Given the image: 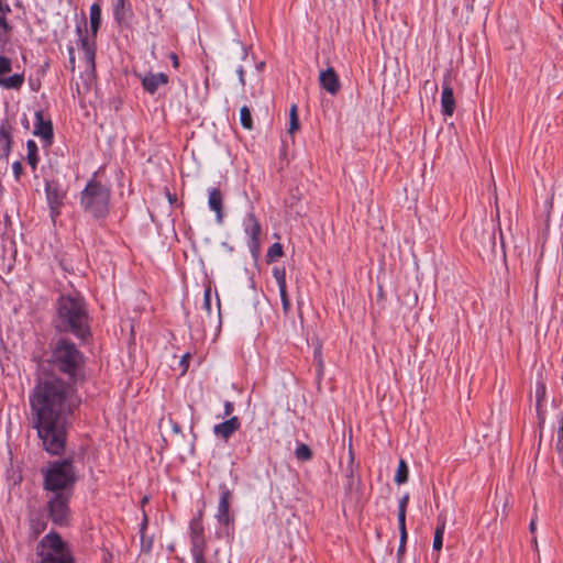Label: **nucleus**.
Instances as JSON below:
<instances>
[{"label": "nucleus", "instance_id": "f257e3e1", "mask_svg": "<svg viewBox=\"0 0 563 563\" xmlns=\"http://www.w3.org/2000/svg\"><path fill=\"white\" fill-rule=\"evenodd\" d=\"M47 365L51 374L33 388L30 407L43 449L60 456L68 420L80 405L77 391L86 380V356L69 338L60 336L51 344Z\"/></svg>", "mask_w": 563, "mask_h": 563}, {"label": "nucleus", "instance_id": "f03ea898", "mask_svg": "<svg viewBox=\"0 0 563 563\" xmlns=\"http://www.w3.org/2000/svg\"><path fill=\"white\" fill-rule=\"evenodd\" d=\"M53 327L60 334H71L80 343L91 340V317L79 294H60L54 305Z\"/></svg>", "mask_w": 563, "mask_h": 563}, {"label": "nucleus", "instance_id": "7ed1b4c3", "mask_svg": "<svg viewBox=\"0 0 563 563\" xmlns=\"http://www.w3.org/2000/svg\"><path fill=\"white\" fill-rule=\"evenodd\" d=\"M111 189L98 179L95 172L80 191V206L97 221H104L110 213Z\"/></svg>", "mask_w": 563, "mask_h": 563}, {"label": "nucleus", "instance_id": "20e7f679", "mask_svg": "<svg viewBox=\"0 0 563 563\" xmlns=\"http://www.w3.org/2000/svg\"><path fill=\"white\" fill-rule=\"evenodd\" d=\"M43 489L51 493L70 492L73 494L77 483L74 461L70 457L48 462L41 468Z\"/></svg>", "mask_w": 563, "mask_h": 563}, {"label": "nucleus", "instance_id": "39448f33", "mask_svg": "<svg viewBox=\"0 0 563 563\" xmlns=\"http://www.w3.org/2000/svg\"><path fill=\"white\" fill-rule=\"evenodd\" d=\"M40 563H74V558L59 533L51 531L37 544Z\"/></svg>", "mask_w": 563, "mask_h": 563}, {"label": "nucleus", "instance_id": "423d86ee", "mask_svg": "<svg viewBox=\"0 0 563 563\" xmlns=\"http://www.w3.org/2000/svg\"><path fill=\"white\" fill-rule=\"evenodd\" d=\"M73 494L70 492L53 493L46 501L47 518L52 520L55 526L66 527L70 520V499Z\"/></svg>", "mask_w": 563, "mask_h": 563}, {"label": "nucleus", "instance_id": "0eeeda50", "mask_svg": "<svg viewBox=\"0 0 563 563\" xmlns=\"http://www.w3.org/2000/svg\"><path fill=\"white\" fill-rule=\"evenodd\" d=\"M87 22L84 16L80 24L76 25L78 35V46L84 52L86 68L93 71L96 69L97 37H92L86 27Z\"/></svg>", "mask_w": 563, "mask_h": 563}, {"label": "nucleus", "instance_id": "6e6552de", "mask_svg": "<svg viewBox=\"0 0 563 563\" xmlns=\"http://www.w3.org/2000/svg\"><path fill=\"white\" fill-rule=\"evenodd\" d=\"M45 195L46 201L49 209V216L55 222L62 213V207L66 199V190L62 187L58 180H45Z\"/></svg>", "mask_w": 563, "mask_h": 563}, {"label": "nucleus", "instance_id": "1a4fd4ad", "mask_svg": "<svg viewBox=\"0 0 563 563\" xmlns=\"http://www.w3.org/2000/svg\"><path fill=\"white\" fill-rule=\"evenodd\" d=\"M219 503L216 518L220 526L229 528L234 526V515L230 510L233 493L225 483L219 484Z\"/></svg>", "mask_w": 563, "mask_h": 563}, {"label": "nucleus", "instance_id": "9d476101", "mask_svg": "<svg viewBox=\"0 0 563 563\" xmlns=\"http://www.w3.org/2000/svg\"><path fill=\"white\" fill-rule=\"evenodd\" d=\"M243 229L249 236L247 246L252 256L257 260L261 252L262 225L253 212H249L243 219Z\"/></svg>", "mask_w": 563, "mask_h": 563}, {"label": "nucleus", "instance_id": "9b49d317", "mask_svg": "<svg viewBox=\"0 0 563 563\" xmlns=\"http://www.w3.org/2000/svg\"><path fill=\"white\" fill-rule=\"evenodd\" d=\"M111 12L115 25L120 29H129L134 18L130 0H111Z\"/></svg>", "mask_w": 563, "mask_h": 563}, {"label": "nucleus", "instance_id": "f8f14e48", "mask_svg": "<svg viewBox=\"0 0 563 563\" xmlns=\"http://www.w3.org/2000/svg\"><path fill=\"white\" fill-rule=\"evenodd\" d=\"M33 134L38 136L44 146H51L54 140L53 122L49 115H46L43 110L35 112Z\"/></svg>", "mask_w": 563, "mask_h": 563}, {"label": "nucleus", "instance_id": "ddd939ff", "mask_svg": "<svg viewBox=\"0 0 563 563\" xmlns=\"http://www.w3.org/2000/svg\"><path fill=\"white\" fill-rule=\"evenodd\" d=\"M202 519L203 510L200 509L189 522L190 548L207 547Z\"/></svg>", "mask_w": 563, "mask_h": 563}, {"label": "nucleus", "instance_id": "4468645a", "mask_svg": "<svg viewBox=\"0 0 563 563\" xmlns=\"http://www.w3.org/2000/svg\"><path fill=\"white\" fill-rule=\"evenodd\" d=\"M13 126L9 122V120L4 119L0 122V158L5 161L9 159V156L12 151L13 145Z\"/></svg>", "mask_w": 563, "mask_h": 563}, {"label": "nucleus", "instance_id": "2eb2a0df", "mask_svg": "<svg viewBox=\"0 0 563 563\" xmlns=\"http://www.w3.org/2000/svg\"><path fill=\"white\" fill-rule=\"evenodd\" d=\"M241 421L238 416H232L229 419L213 426V434L224 441H228L239 429Z\"/></svg>", "mask_w": 563, "mask_h": 563}, {"label": "nucleus", "instance_id": "dca6fc26", "mask_svg": "<svg viewBox=\"0 0 563 563\" xmlns=\"http://www.w3.org/2000/svg\"><path fill=\"white\" fill-rule=\"evenodd\" d=\"M320 86L330 95L335 96L341 89V82L333 67L322 70L319 75Z\"/></svg>", "mask_w": 563, "mask_h": 563}, {"label": "nucleus", "instance_id": "f3484780", "mask_svg": "<svg viewBox=\"0 0 563 563\" xmlns=\"http://www.w3.org/2000/svg\"><path fill=\"white\" fill-rule=\"evenodd\" d=\"M141 82L143 89L150 95H154L159 86L167 85L169 82V77L165 73H147L146 75L141 77Z\"/></svg>", "mask_w": 563, "mask_h": 563}, {"label": "nucleus", "instance_id": "a211bd4d", "mask_svg": "<svg viewBox=\"0 0 563 563\" xmlns=\"http://www.w3.org/2000/svg\"><path fill=\"white\" fill-rule=\"evenodd\" d=\"M455 99L453 93V88L451 86L450 80L444 79L442 85V93H441V108L442 113L446 117H451L455 111Z\"/></svg>", "mask_w": 563, "mask_h": 563}, {"label": "nucleus", "instance_id": "6ab92c4d", "mask_svg": "<svg viewBox=\"0 0 563 563\" xmlns=\"http://www.w3.org/2000/svg\"><path fill=\"white\" fill-rule=\"evenodd\" d=\"M208 194V206L212 211L216 212L217 222L221 224L224 218L223 195L221 190L217 187L209 188Z\"/></svg>", "mask_w": 563, "mask_h": 563}, {"label": "nucleus", "instance_id": "aec40b11", "mask_svg": "<svg viewBox=\"0 0 563 563\" xmlns=\"http://www.w3.org/2000/svg\"><path fill=\"white\" fill-rule=\"evenodd\" d=\"M47 528V518L43 514L31 515L29 518V536L35 540Z\"/></svg>", "mask_w": 563, "mask_h": 563}, {"label": "nucleus", "instance_id": "412c9836", "mask_svg": "<svg viewBox=\"0 0 563 563\" xmlns=\"http://www.w3.org/2000/svg\"><path fill=\"white\" fill-rule=\"evenodd\" d=\"M148 527V517L145 511H143L142 522L140 523V547L141 553L148 554L153 549V537L146 536V530Z\"/></svg>", "mask_w": 563, "mask_h": 563}, {"label": "nucleus", "instance_id": "4be33fe9", "mask_svg": "<svg viewBox=\"0 0 563 563\" xmlns=\"http://www.w3.org/2000/svg\"><path fill=\"white\" fill-rule=\"evenodd\" d=\"M101 5L97 2L92 3L89 9V26L92 37H97L98 31L101 26Z\"/></svg>", "mask_w": 563, "mask_h": 563}, {"label": "nucleus", "instance_id": "5701e85b", "mask_svg": "<svg viewBox=\"0 0 563 563\" xmlns=\"http://www.w3.org/2000/svg\"><path fill=\"white\" fill-rule=\"evenodd\" d=\"M11 7L8 3V0H0V36L9 35L13 26L9 23L7 15L11 13Z\"/></svg>", "mask_w": 563, "mask_h": 563}, {"label": "nucleus", "instance_id": "b1692460", "mask_svg": "<svg viewBox=\"0 0 563 563\" xmlns=\"http://www.w3.org/2000/svg\"><path fill=\"white\" fill-rule=\"evenodd\" d=\"M446 526V518L443 514H440L437 519V528L433 537V551H440L443 545V536Z\"/></svg>", "mask_w": 563, "mask_h": 563}, {"label": "nucleus", "instance_id": "393cba45", "mask_svg": "<svg viewBox=\"0 0 563 563\" xmlns=\"http://www.w3.org/2000/svg\"><path fill=\"white\" fill-rule=\"evenodd\" d=\"M26 150H27V154H26L27 164L31 166L32 170L35 172L37 168V164L40 162L38 147H37V144L35 143V141L27 140L26 141Z\"/></svg>", "mask_w": 563, "mask_h": 563}, {"label": "nucleus", "instance_id": "a878e982", "mask_svg": "<svg viewBox=\"0 0 563 563\" xmlns=\"http://www.w3.org/2000/svg\"><path fill=\"white\" fill-rule=\"evenodd\" d=\"M24 84V75L23 74H14L10 77L3 76L0 79V86L4 89H15L19 90Z\"/></svg>", "mask_w": 563, "mask_h": 563}, {"label": "nucleus", "instance_id": "bb28decb", "mask_svg": "<svg viewBox=\"0 0 563 563\" xmlns=\"http://www.w3.org/2000/svg\"><path fill=\"white\" fill-rule=\"evenodd\" d=\"M346 484H345V488L347 492H351L353 489V486H354V482H355V476H354V452L352 450V445L350 444V448H349V462H347V467H346Z\"/></svg>", "mask_w": 563, "mask_h": 563}, {"label": "nucleus", "instance_id": "cd10ccee", "mask_svg": "<svg viewBox=\"0 0 563 563\" xmlns=\"http://www.w3.org/2000/svg\"><path fill=\"white\" fill-rule=\"evenodd\" d=\"M294 455L299 462H308L313 457V452L306 443L298 442Z\"/></svg>", "mask_w": 563, "mask_h": 563}, {"label": "nucleus", "instance_id": "c85d7f7f", "mask_svg": "<svg viewBox=\"0 0 563 563\" xmlns=\"http://www.w3.org/2000/svg\"><path fill=\"white\" fill-rule=\"evenodd\" d=\"M408 476H409L408 465H407L406 461L401 459L398 463V467H397L394 479L398 485H401V484L407 483Z\"/></svg>", "mask_w": 563, "mask_h": 563}, {"label": "nucleus", "instance_id": "c756f323", "mask_svg": "<svg viewBox=\"0 0 563 563\" xmlns=\"http://www.w3.org/2000/svg\"><path fill=\"white\" fill-rule=\"evenodd\" d=\"M284 254V251H283V245L278 242L276 243H273L268 250H267V253H266V263H273L276 258L283 256Z\"/></svg>", "mask_w": 563, "mask_h": 563}, {"label": "nucleus", "instance_id": "7c9ffc66", "mask_svg": "<svg viewBox=\"0 0 563 563\" xmlns=\"http://www.w3.org/2000/svg\"><path fill=\"white\" fill-rule=\"evenodd\" d=\"M207 547L190 548V554L194 563H212L206 556Z\"/></svg>", "mask_w": 563, "mask_h": 563}, {"label": "nucleus", "instance_id": "2f4dec72", "mask_svg": "<svg viewBox=\"0 0 563 563\" xmlns=\"http://www.w3.org/2000/svg\"><path fill=\"white\" fill-rule=\"evenodd\" d=\"M240 123L246 130L253 129V120H252L251 110L246 106H243L240 110Z\"/></svg>", "mask_w": 563, "mask_h": 563}, {"label": "nucleus", "instance_id": "473e14b6", "mask_svg": "<svg viewBox=\"0 0 563 563\" xmlns=\"http://www.w3.org/2000/svg\"><path fill=\"white\" fill-rule=\"evenodd\" d=\"M409 503V494H405L398 503V525H406V512Z\"/></svg>", "mask_w": 563, "mask_h": 563}, {"label": "nucleus", "instance_id": "72a5a7b5", "mask_svg": "<svg viewBox=\"0 0 563 563\" xmlns=\"http://www.w3.org/2000/svg\"><path fill=\"white\" fill-rule=\"evenodd\" d=\"M398 528H399L400 538H399V547L397 550V556L400 560L406 551V543H407L408 534H407L406 525H398Z\"/></svg>", "mask_w": 563, "mask_h": 563}, {"label": "nucleus", "instance_id": "f704fd0d", "mask_svg": "<svg viewBox=\"0 0 563 563\" xmlns=\"http://www.w3.org/2000/svg\"><path fill=\"white\" fill-rule=\"evenodd\" d=\"M299 130V119L297 114V104H292L289 111V129L290 134Z\"/></svg>", "mask_w": 563, "mask_h": 563}, {"label": "nucleus", "instance_id": "c9c22d12", "mask_svg": "<svg viewBox=\"0 0 563 563\" xmlns=\"http://www.w3.org/2000/svg\"><path fill=\"white\" fill-rule=\"evenodd\" d=\"M273 276L276 279V283L278 285V289L287 287V284H286V269H285L284 266H282V267L275 266L273 268Z\"/></svg>", "mask_w": 563, "mask_h": 563}, {"label": "nucleus", "instance_id": "e433bc0d", "mask_svg": "<svg viewBox=\"0 0 563 563\" xmlns=\"http://www.w3.org/2000/svg\"><path fill=\"white\" fill-rule=\"evenodd\" d=\"M279 296L282 301V308L284 314H288L291 308V302L288 297L287 287L286 288H279Z\"/></svg>", "mask_w": 563, "mask_h": 563}, {"label": "nucleus", "instance_id": "4c0bfd02", "mask_svg": "<svg viewBox=\"0 0 563 563\" xmlns=\"http://www.w3.org/2000/svg\"><path fill=\"white\" fill-rule=\"evenodd\" d=\"M547 387L543 382H538L536 385V399L537 407L541 406V402L545 399Z\"/></svg>", "mask_w": 563, "mask_h": 563}, {"label": "nucleus", "instance_id": "58836bf2", "mask_svg": "<svg viewBox=\"0 0 563 563\" xmlns=\"http://www.w3.org/2000/svg\"><path fill=\"white\" fill-rule=\"evenodd\" d=\"M12 69V62L9 57L0 55V79Z\"/></svg>", "mask_w": 563, "mask_h": 563}, {"label": "nucleus", "instance_id": "ea45409f", "mask_svg": "<svg viewBox=\"0 0 563 563\" xmlns=\"http://www.w3.org/2000/svg\"><path fill=\"white\" fill-rule=\"evenodd\" d=\"M202 307L206 309L207 313L211 312V288L207 287L203 291V303Z\"/></svg>", "mask_w": 563, "mask_h": 563}, {"label": "nucleus", "instance_id": "a19ab883", "mask_svg": "<svg viewBox=\"0 0 563 563\" xmlns=\"http://www.w3.org/2000/svg\"><path fill=\"white\" fill-rule=\"evenodd\" d=\"M68 51V68L71 73L76 69V56H75V48L73 46H69L67 48Z\"/></svg>", "mask_w": 563, "mask_h": 563}, {"label": "nucleus", "instance_id": "79ce46f5", "mask_svg": "<svg viewBox=\"0 0 563 563\" xmlns=\"http://www.w3.org/2000/svg\"><path fill=\"white\" fill-rule=\"evenodd\" d=\"M12 172H13L14 179L16 181H19L21 179L22 174H23V166H22V163L20 161L13 162V164H12Z\"/></svg>", "mask_w": 563, "mask_h": 563}, {"label": "nucleus", "instance_id": "37998d69", "mask_svg": "<svg viewBox=\"0 0 563 563\" xmlns=\"http://www.w3.org/2000/svg\"><path fill=\"white\" fill-rule=\"evenodd\" d=\"M313 357L314 361H317L319 371L322 372L323 369V361H322V353H321V345L317 346L313 351Z\"/></svg>", "mask_w": 563, "mask_h": 563}, {"label": "nucleus", "instance_id": "c03bdc74", "mask_svg": "<svg viewBox=\"0 0 563 563\" xmlns=\"http://www.w3.org/2000/svg\"><path fill=\"white\" fill-rule=\"evenodd\" d=\"M223 417H232V413L234 411V404L230 400H225L223 404Z\"/></svg>", "mask_w": 563, "mask_h": 563}, {"label": "nucleus", "instance_id": "a18cd8bd", "mask_svg": "<svg viewBox=\"0 0 563 563\" xmlns=\"http://www.w3.org/2000/svg\"><path fill=\"white\" fill-rule=\"evenodd\" d=\"M236 73H238L239 81H240L241 86L244 87L246 85L244 68L242 66H239L236 69Z\"/></svg>", "mask_w": 563, "mask_h": 563}, {"label": "nucleus", "instance_id": "49530a36", "mask_svg": "<svg viewBox=\"0 0 563 563\" xmlns=\"http://www.w3.org/2000/svg\"><path fill=\"white\" fill-rule=\"evenodd\" d=\"M112 560H113L112 553L109 552L108 550L103 551L102 563H112Z\"/></svg>", "mask_w": 563, "mask_h": 563}, {"label": "nucleus", "instance_id": "de8ad7c7", "mask_svg": "<svg viewBox=\"0 0 563 563\" xmlns=\"http://www.w3.org/2000/svg\"><path fill=\"white\" fill-rule=\"evenodd\" d=\"M169 58H170V60H172L173 66H174L175 68H178V66H179V59H178L177 54H176V53H170V54H169Z\"/></svg>", "mask_w": 563, "mask_h": 563}, {"label": "nucleus", "instance_id": "09e8293b", "mask_svg": "<svg viewBox=\"0 0 563 563\" xmlns=\"http://www.w3.org/2000/svg\"><path fill=\"white\" fill-rule=\"evenodd\" d=\"M154 11H155V13L157 14L158 19H159V20H163L164 14H163L162 9H161L159 7H155V8H154Z\"/></svg>", "mask_w": 563, "mask_h": 563}, {"label": "nucleus", "instance_id": "8fccbe9b", "mask_svg": "<svg viewBox=\"0 0 563 563\" xmlns=\"http://www.w3.org/2000/svg\"><path fill=\"white\" fill-rule=\"evenodd\" d=\"M167 197H168V201L170 203H174L176 201V195L175 194H170L169 191L167 192Z\"/></svg>", "mask_w": 563, "mask_h": 563}, {"label": "nucleus", "instance_id": "3c124183", "mask_svg": "<svg viewBox=\"0 0 563 563\" xmlns=\"http://www.w3.org/2000/svg\"><path fill=\"white\" fill-rule=\"evenodd\" d=\"M189 357H190V354H189V353H186V354L183 356V358H181V361H180V364H186V365H187V360H188Z\"/></svg>", "mask_w": 563, "mask_h": 563}, {"label": "nucleus", "instance_id": "603ef678", "mask_svg": "<svg viewBox=\"0 0 563 563\" xmlns=\"http://www.w3.org/2000/svg\"><path fill=\"white\" fill-rule=\"evenodd\" d=\"M529 528H530L531 532H534V530H536V519L531 520Z\"/></svg>", "mask_w": 563, "mask_h": 563}, {"label": "nucleus", "instance_id": "864d4df0", "mask_svg": "<svg viewBox=\"0 0 563 563\" xmlns=\"http://www.w3.org/2000/svg\"><path fill=\"white\" fill-rule=\"evenodd\" d=\"M217 306H218V311L220 312V299L217 298Z\"/></svg>", "mask_w": 563, "mask_h": 563}, {"label": "nucleus", "instance_id": "5fc2aeb1", "mask_svg": "<svg viewBox=\"0 0 563 563\" xmlns=\"http://www.w3.org/2000/svg\"><path fill=\"white\" fill-rule=\"evenodd\" d=\"M168 550L173 552L175 550V547L173 544L168 545Z\"/></svg>", "mask_w": 563, "mask_h": 563}, {"label": "nucleus", "instance_id": "6e6d98bb", "mask_svg": "<svg viewBox=\"0 0 563 563\" xmlns=\"http://www.w3.org/2000/svg\"><path fill=\"white\" fill-rule=\"evenodd\" d=\"M147 501V497L145 496L143 499H142V503H146Z\"/></svg>", "mask_w": 563, "mask_h": 563}, {"label": "nucleus", "instance_id": "4d7b16f0", "mask_svg": "<svg viewBox=\"0 0 563 563\" xmlns=\"http://www.w3.org/2000/svg\"><path fill=\"white\" fill-rule=\"evenodd\" d=\"M374 4H377L378 3V0H373Z\"/></svg>", "mask_w": 563, "mask_h": 563}]
</instances>
